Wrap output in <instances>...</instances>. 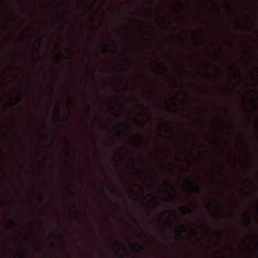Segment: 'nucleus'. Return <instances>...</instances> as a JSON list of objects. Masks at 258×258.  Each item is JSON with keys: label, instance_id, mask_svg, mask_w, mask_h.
<instances>
[{"label": "nucleus", "instance_id": "nucleus-1", "mask_svg": "<svg viewBox=\"0 0 258 258\" xmlns=\"http://www.w3.org/2000/svg\"><path fill=\"white\" fill-rule=\"evenodd\" d=\"M185 183L188 184L190 186L194 187V188L191 190V192H200V189L197 185L193 183L190 179H186L185 180Z\"/></svg>", "mask_w": 258, "mask_h": 258}, {"label": "nucleus", "instance_id": "nucleus-2", "mask_svg": "<svg viewBox=\"0 0 258 258\" xmlns=\"http://www.w3.org/2000/svg\"><path fill=\"white\" fill-rule=\"evenodd\" d=\"M129 244L130 245L131 248L136 250L137 252H138L140 250L143 249V247L140 244L134 243L132 242L129 243Z\"/></svg>", "mask_w": 258, "mask_h": 258}, {"label": "nucleus", "instance_id": "nucleus-3", "mask_svg": "<svg viewBox=\"0 0 258 258\" xmlns=\"http://www.w3.org/2000/svg\"><path fill=\"white\" fill-rule=\"evenodd\" d=\"M60 106V103L59 102H57L56 104V105L55 107V111L54 113V115L58 120L60 119V110H59Z\"/></svg>", "mask_w": 258, "mask_h": 258}, {"label": "nucleus", "instance_id": "nucleus-4", "mask_svg": "<svg viewBox=\"0 0 258 258\" xmlns=\"http://www.w3.org/2000/svg\"><path fill=\"white\" fill-rule=\"evenodd\" d=\"M179 210L181 212L184 213H190L191 212V210L190 209L185 207H180Z\"/></svg>", "mask_w": 258, "mask_h": 258}, {"label": "nucleus", "instance_id": "nucleus-5", "mask_svg": "<svg viewBox=\"0 0 258 258\" xmlns=\"http://www.w3.org/2000/svg\"><path fill=\"white\" fill-rule=\"evenodd\" d=\"M15 222L14 221H12L11 222V224H8L7 225V228H9V229H11L13 228V226H14L15 225Z\"/></svg>", "mask_w": 258, "mask_h": 258}, {"label": "nucleus", "instance_id": "nucleus-6", "mask_svg": "<svg viewBox=\"0 0 258 258\" xmlns=\"http://www.w3.org/2000/svg\"><path fill=\"white\" fill-rule=\"evenodd\" d=\"M77 171L78 172H79V175L82 178H84V175L83 174V173H82L81 170L80 168H77Z\"/></svg>", "mask_w": 258, "mask_h": 258}, {"label": "nucleus", "instance_id": "nucleus-7", "mask_svg": "<svg viewBox=\"0 0 258 258\" xmlns=\"http://www.w3.org/2000/svg\"><path fill=\"white\" fill-rule=\"evenodd\" d=\"M179 228H180V230H181L182 231H185L186 230V228L183 225H180L179 226Z\"/></svg>", "mask_w": 258, "mask_h": 258}, {"label": "nucleus", "instance_id": "nucleus-8", "mask_svg": "<svg viewBox=\"0 0 258 258\" xmlns=\"http://www.w3.org/2000/svg\"><path fill=\"white\" fill-rule=\"evenodd\" d=\"M66 50H67V51L68 52V56L70 58V51H71V48L70 47H67L66 48Z\"/></svg>", "mask_w": 258, "mask_h": 258}, {"label": "nucleus", "instance_id": "nucleus-9", "mask_svg": "<svg viewBox=\"0 0 258 258\" xmlns=\"http://www.w3.org/2000/svg\"><path fill=\"white\" fill-rule=\"evenodd\" d=\"M65 142H66L67 144H68L70 146H71V145H72L71 144V143H70V141H69L68 140H67V139H66V140H65Z\"/></svg>", "mask_w": 258, "mask_h": 258}, {"label": "nucleus", "instance_id": "nucleus-10", "mask_svg": "<svg viewBox=\"0 0 258 258\" xmlns=\"http://www.w3.org/2000/svg\"><path fill=\"white\" fill-rule=\"evenodd\" d=\"M175 200L174 199H173V198H171L170 200H168V201H170V202H174Z\"/></svg>", "mask_w": 258, "mask_h": 258}, {"label": "nucleus", "instance_id": "nucleus-11", "mask_svg": "<svg viewBox=\"0 0 258 258\" xmlns=\"http://www.w3.org/2000/svg\"><path fill=\"white\" fill-rule=\"evenodd\" d=\"M207 74L209 76H210L211 78H212V75L210 74V73H209V72L207 71Z\"/></svg>", "mask_w": 258, "mask_h": 258}, {"label": "nucleus", "instance_id": "nucleus-12", "mask_svg": "<svg viewBox=\"0 0 258 258\" xmlns=\"http://www.w3.org/2000/svg\"><path fill=\"white\" fill-rule=\"evenodd\" d=\"M72 104L71 103H68V107H70L71 106Z\"/></svg>", "mask_w": 258, "mask_h": 258}, {"label": "nucleus", "instance_id": "nucleus-13", "mask_svg": "<svg viewBox=\"0 0 258 258\" xmlns=\"http://www.w3.org/2000/svg\"><path fill=\"white\" fill-rule=\"evenodd\" d=\"M125 71H126L127 73H128V72H129V71H130V69H129V68H126Z\"/></svg>", "mask_w": 258, "mask_h": 258}, {"label": "nucleus", "instance_id": "nucleus-14", "mask_svg": "<svg viewBox=\"0 0 258 258\" xmlns=\"http://www.w3.org/2000/svg\"><path fill=\"white\" fill-rule=\"evenodd\" d=\"M43 198H42L41 197H40V198H39V200H40V201H43Z\"/></svg>", "mask_w": 258, "mask_h": 258}, {"label": "nucleus", "instance_id": "nucleus-15", "mask_svg": "<svg viewBox=\"0 0 258 258\" xmlns=\"http://www.w3.org/2000/svg\"><path fill=\"white\" fill-rule=\"evenodd\" d=\"M247 221H248V222L249 223H250V219H249V218L248 217L247 218Z\"/></svg>", "mask_w": 258, "mask_h": 258}, {"label": "nucleus", "instance_id": "nucleus-16", "mask_svg": "<svg viewBox=\"0 0 258 258\" xmlns=\"http://www.w3.org/2000/svg\"><path fill=\"white\" fill-rule=\"evenodd\" d=\"M100 13H101V16H103V14H104L103 12V11H101Z\"/></svg>", "mask_w": 258, "mask_h": 258}, {"label": "nucleus", "instance_id": "nucleus-17", "mask_svg": "<svg viewBox=\"0 0 258 258\" xmlns=\"http://www.w3.org/2000/svg\"><path fill=\"white\" fill-rule=\"evenodd\" d=\"M44 159H45V160H46L47 159V158L46 156H44Z\"/></svg>", "mask_w": 258, "mask_h": 258}, {"label": "nucleus", "instance_id": "nucleus-18", "mask_svg": "<svg viewBox=\"0 0 258 258\" xmlns=\"http://www.w3.org/2000/svg\"><path fill=\"white\" fill-rule=\"evenodd\" d=\"M202 36H203V37H204V33H203V32H202Z\"/></svg>", "mask_w": 258, "mask_h": 258}, {"label": "nucleus", "instance_id": "nucleus-19", "mask_svg": "<svg viewBox=\"0 0 258 258\" xmlns=\"http://www.w3.org/2000/svg\"><path fill=\"white\" fill-rule=\"evenodd\" d=\"M137 146L138 147H140V145H139V144H137Z\"/></svg>", "mask_w": 258, "mask_h": 258}, {"label": "nucleus", "instance_id": "nucleus-20", "mask_svg": "<svg viewBox=\"0 0 258 258\" xmlns=\"http://www.w3.org/2000/svg\"><path fill=\"white\" fill-rule=\"evenodd\" d=\"M142 192H143V194L144 195V190L143 189L142 190Z\"/></svg>", "mask_w": 258, "mask_h": 258}, {"label": "nucleus", "instance_id": "nucleus-21", "mask_svg": "<svg viewBox=\"0 0 258 258\" xmlns=\"http://www.w3.org/2000/svg\"><path fill=\"white\" fill-rule=\"evenodd\" d=\"M155 204H158V202H157L156 201H155Z\"/></svg>", "mask_w": 258, "mask_h": 258}, {"label": "nucleus", "instance_id": "nucleus-22", "mask_svg": "<svg viewBox=\"0 0 258 258\" xmlns=\"http://www.w3.org/2000/svg\"><path fill=\"white\" fill-rule=\"evenodd\" d=\"M128 37H129L128 35H126V38H128Z\"/></svg>", "mask_w": 258, "mask_h": 258}, {"label": "nucleus", "instance_id": "nucleus-23", "mask_svg": "<svg viewBox=\"0 0 258 258\" xmlns=\"http://www.w3.org/2000/svg\"><path fill=\"white\" fill-rule=\"evenodd\" d=\"M90 108L88 107V111H90Z\"/></svg>", "mask_w": 258, "mask_h": 258}, {"label": "nucleus", "instance_id": "nucleus-24", "mask_svg": "<svg viewBox=\"0 0 258 258\" xmlns=\"http://www.w3.org/2000/svg\"><path fill=\"white\" fill-rule=\"evenodd\" d=\"M69 114H71V112L70 111H69Z\"/></svg>", "mask_w": 258, "mask_h": 258}, {"label": "nucleus", "instance_id": "nucleus-25", "mask_svg": "<svg viewBox=\"0 0 258 258\" xmlns=\"http://www.w3.org/2000/svg\"><path fill=\"white\" fill-rule=\"evenodd\" d=\"M256 106V104L255 103H254V107H255Z\"/></svg>", "mask_w": 258, "mask_h": 258}, {"label": "nucleus", "instance_id": "nucleus-26", "mask_svg": "<svg viewBox=\"0 0 258 258\" xmlns=\"http://www.w3.org/2000/svg\"><path fill=\"white\" fill-rule=\"evenodd\" d=\"M126 127L128 128L129 126L128 125H126Z\"/></svg>", "mask_w": 258, "mask_h": 258}, {"label": "nucleus", "instance_id": "nucleus-27", "mask_svg": "<svg viewBox=\"0 0 258 258\" xmlns=\"http://www.w3.org/2000/svg\"><path fill=\"white\" fill-rule=\"evenodd\" d=\"M106 51H108V49L107 48L105 49Z\"/></svg>", "mask_w": 258, "mask_h": 258}, {"label": "nucleus", "instance_id": "nucleus-28", "mask_svg": "<svg viewBox=\"0 0 258 258\" xmlns=\"http://www.w3.org/2000/svg\"><path fill=\"white\" fill-rule=\"evenodd\" d=\"M102 189H104V187H103V186H102Z\"/></svg>", "mask_w": 258, "mask_h": 258}, {"label": "nucleus", "instance_id": "nucleus-29", "mask_svg": "<svg viewBox=\"0 0 258 258\" xmlns=\"http://www.w3.org/2000/svg\"><path fill=\"white\" fill-rule=\"evenodd\" d=\"M125 250H127V249L126 248H124Z\"/></svg>", "mask_w": 258, "mask_h": 258}, {"label": "nucleus", "instance_id": "nucleus-30", "mask_svg": "<svg viewBox=\"0 0 258 258\" xmlns=\"http://www.w3.org/2000/svg\"><path fill=\"white\" fill-rule=\"evenodd\" d=\"M121 256H122V257H123V254H121Z\"/></svg>", "mask_w": 258, "mask_h": 258}]
</instances>
